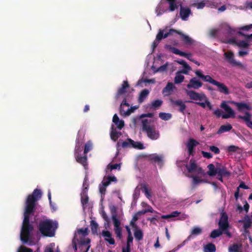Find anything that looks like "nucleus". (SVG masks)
<instances>
[{
    "label": "nucleus",
    "instance_id": "obj_15",
    "mask_svg": "<svg viewBox=\"0 0 252 252\" xmlns=\"http://www.w3.org/2000/svg\"><path fill=\"white\" fill-rule=\"evenodd\" d=\"M170 102L172 105L178 106L179 112L183 114H185V111L187 108V106L182 100H173V99H170Z\"/></svg>",
    "mask_w": 252,
    "mask_h": 252
},
{
    "label": "nucleus",
    "instance_id": "obj_20",
    "mask_svg": "<svg viewBox=\"0 0 252 252\" xmlns=\"http://www.w3.org/2000/svg\"><path fill=\"white\" fill-rule=\"evenodd\" d=\"M238 118L243 120L246 123L247 126L252 128V115L249 112H245L244 116L239 115Z\"/></svg>",
    "mask_w": 252,
    "mask_h": 252
},
{
    "label": "nucleus",
    "instance_id": "obj_61",
    "mask_svg": "<svg viewBox=\"0 0 252 252\" xmlns=\"http://www.w3.org/2000/svg\"><path fill=\"white\" fill-rule=\"evenodd\" d=\"M114 231L117 237H118L119 239H121L122 237L121 228H114Z\"/></svg>",
    "mask_w": 252,
    "mask_h": 252
},
{
    "label": "nucleus",
    "instance_id": "obj_37",
    "mask_svg": "<svg viewBox=\"0 0 252 252\" xmlns=\"http://www.w3.org/2000/svg\"><path fill=\"white\" fill-rule=\"evenodd\" d=\"M181 73H183L181 72V70L177 71L176 73L175 77L174 78V83L175 84H180L183 82L185 77L184 75H182Z\"/></svg>",
    "mask_w": 252,
    "mask_h": 252
},
{
    "label": "nucleus",
    "instance_id": "obj_23",
    "mask_svg": "<svg viewBox=\"0 0 252 252\" xmlns=\"http://www.w3.org/2000/svg\"><path fill=\"white\" fill-rule=\"evenodd\" d=\"M239 222L243 223L244 229H249L252 226V221L250 217L248 215L245 216L243 220H239Z\"/></svg>",
    "mask_w": 252,
    "mask_h": 252
},
{
    "label": "nucleus",
    "instance_id": "obj_63",
    "mask_svg": "<svg viewBox=\"0 0 252 252\" xmlns=\"http://www.w3.org/2000/svg\"><path fill=\"white\" fill-rule=\"evenodd\" d=\"M238 149L236 146L231 145L228 147L227 151L229 153L235 152Z\"/></svg>",
    "mask_w": 252,
    "mask_h": 252
},
{
    "label": "nucleus",
    "instance_id": "obj_39",
    "mask_svg": "<svg viewBox=\"0 0 252 252\" xmlns=\"http://www.w3.org/2000/svg\"><path fill=\"white\" fill-rule=\"evenodd\" d=\"M163 101L161 100L156 99L153 101L150 106L151 109L155 110L157 109L158 107L161 106Z\"/></svg>",
    "mask_w": 252,
    "mask_h": 252
},
{
    "label": "nucleus",
    "instance_id": "obj_27",
    "mask_svg": "<svg viewBox=\"0 0 252 252\" xmlns=\"http://www.w3.org/2000/svg\"><path fill=\"white\" fill-rule=\"evenodd\" d=\"M205 6L216 8L220 3V0H205Z\"/></svg>",
    "mask_w": 252,
    "mask_h": 252
},
{
    "label": "nucleus",
    "instance_id": "obj_53",
    "mask_svg": "<svg viewBox=\"0 0 252 252\" xmlns=\"http://www.w3.org/2000/svg\"><path fill=\"white\" fill-rule=\"evenodd\" d=\"M92 148V143L90 142H88L85 145L84 150V154L87 155V154L90 152Z\"/></svg>",
    "mask_w": 252,
    "mask_h": 252
},
{
    "label": "nucleus",
    "instance_id": "obj_31",
    "mask_svg": "<svg viewBox=\"0 0 252 252\" xmlns=\"http://www.w3.org/2000/svg\"><path fill=\"white\" fill-rule=\"evenodd\" d=\"M209 171L207 172L208 175L209 176H214L217 174V170H218V164L217 165V167H215L213 164H210L207 166Z\"/></svg>",
    "mask_w": 252,
    "mask_h": 252
},
{
    "label": "nucleus",
    "instance_id": "obj_58",
    "mask_svg": "<svg viewBox=\"0 0 252 252\" xmlns=\"http://www.w3.org/2000/svg\"><path fill=\"white\" fill-rule=\"evenodd\" d=\"M190 177L192 178L193 182L194 184H198L203 182V180L196 176H191Z\"/></svg>",
    "mask_w": 252,
    "mask_h": 252
},
{
    "label": "nucleus",
    "instance_id": "obj_59",
    "mask_svg": "<svg viewBox=\"0 0 252 252\" xmlns=\"http://www.w3.org/2000/svg\"><path fill=\"white\" fill-rule=\"evenodd\" d=\"M210 150L215 154H219L220 153V149L215 146H211L209 147Z\"/></svg>",
    "mask_w": 252,
    "mask_h": 252
},
{
    "label": "nucleus",
    "instance_id": "obj_21",
    "mask_svg": "<svg viewBox=\"0 0 252 252\" xmlns=\"http://www.w3.org/2000/svg\"><path fill=\"white\" fill-rule=\"evenodd\" d=\"M101 235L105 238L104 240L107 242L110 245L115 244V240L112 237V234L109 231L103 230L101 232Z\"/></svg>",
    "mask_w": 252,
    "mask_h": 252
},
{
    "label": "nucleus",
    "instance_id": "obj_49",
    "mask_svg": "<svg viewBox=\"0 0 252 252\" xmlns=\"http://www.w3.org/2000/svg\"><path fill=\"white\" fill-rule=\"evenodd\" d=\"M237 46L240 48H248L249 47L250 44L245 40H240L238 41Z\"/></svg>",
    "mask_w": 252,
    "mask_h": 252
},
{
    "label": "nucleus",
    "instance_id": "obj_55",
    "mask_svg": "<svg viewBox=\"0 0 252 252\" xmlns=\"http://www.w3.org/2000/svg\"><path fill=\"white\" fill-rule=\"evenodd\" d=\"M107 168L110 169L111 170L118 169L120 170L121 168V164L120 163H115V164H109L107 165Z\"/></svg>",
    "mask_w": 252,
    "mask_h": 252
},
{
    "label": "nucleus",
    "instance_id": "obj_42",
    "mask_svg": "<svg viewBox=\"0 0 252 252\" xmlns=\"http://www.w3.org/2000/svg\"><path fill=\"white\" fill-rule=\"evenodd\" d=\"M134 237L138 241L142 240L143 238V234L142 231L140 229H136L134 232Z\"/></svg>",
    "mask_w": 252,
    "mask_h": 252
},
{
    "label": "nucleus",
    "instance_id": "obj_8",
    "mask_svg": "<svg viewBox=\"0 0 252 252\" xmlns=\"http://www.w3.org/2000/svg\"><path fill=\"white\" fill-rule=\"evenodd\" d=\"M125 106L127 107L129 106V104L126 102V97L124 98L120 106V114L124 116H129L131 113L133 112L134 110L137 109V107L134 106L131 107L130 108H128L126 111H125V110L124 109V107Z\"/></svg>",
    "mask_w": 252,
    "mask_h": 252
},
{
    "label": "nucleus",
    "instance_id": "obj_17",
    "mask_svg": "<svg viewBox=\"0 0 252 252\" xmlns=\"http://www.w3.org/2000/svg\"><path fill=\"white\" fill-rule=\"evenodd\" d=\"M127 81H124L121 87L118 89L116 94V99H118L120 96L126 93V89L129 88Z\"/></svg>",
    "mask_w": 252,
    "mask_h": 252
},
{
    "label": "nucleus",
    "instance_id": "obj_5",
    "mask_svg": "<svg viewBox=\"0 0 252 252\" xmlns=\"http://www.w3.org/2000/svg\"><path fill=\"white\" fill-rule=\"evenodd\" d=\"M186 167L187 169L188 172L189 173H196L198 174H202L203 173L202 168L197 165L196 160L193 158L190 159L189 164L186 165Z\"/></svg>",
    "mask_w": 252,
    "mask_h": 252
},
{
    "label": "nucleus",
    "instance_id": "obj_33",
    "mask_svg": "<svg viewBox=\"0 0 252 252\" xmlns=\"http://www.w3.org/2000/svg\"><path fill=\"white\" fill-rule=\"evenodd\" d=\"M168 9L164 8L163 7V3L161 2L158 4L156 7L155 12L158 16L162 15L163 13L166 12Z\"/></svg>",
    "mask_w": 252,
    "mask_h": 252
},
{
    "label": "nucleus",
    "instance_id": "obj_10",
    "mask_svg": "<svg viewBox=\"0 0 252 252\" xmlns=\"http://www.w3.org/2000/svg\"><path fill=\"white\" fill-rule=\"evenodd\" d=\"M187 94L189 96V98L193 100H199L202 101L204 100L206 98V96L203 93L199 94L194 91L192 90H187Z\"/></svg>",
    "mask_w": 252,
    "mask_h": 252
},
{
    "label": "nucleus",
    "instance_id": "obj_30",
    "mask_svg": "<svg viewBox=\"0 0 252 252\" xmlns=\"http://www.w3.org/2000/svg\"><path fill=\"white\" fill-rule=\"evenodd\" d=\"M234 103L236 106L239 111H242L243 109L251 110V106L247 103L243 102H234Z\"/></svg>",
    "mask_w": 252,
    "mask_h": 252
},
{
    "label": "nucleus",
    "instance_id": "obj_7",
    "mask_svg": "<svg viewBox=\"0 0 252 252\" xmlns=\"http://www.w3.org/2000/svg\"><path fill=\"white\" fill-rule=\"evenodd\" d=\"M220 107L225 111V114L222 115V119H226L230 118H235V112L232 108L227 104L226 102L223 101L220 104Z\"/></svg>",
    "mask_w": 252,
    "mask_h": 252
},
{
    "label": "nucleus",
    "instance_id": "obj_38",
    "mask_svg": "<svg viewBox=\"0 0 252 252\" xmlns=\"http://www.w3.org/2000/svg\"><path fill=\"white\" fill-rule=\"evenodd\" d=\"M128 140L130 142L131 147L139 150H142L144 148L143 144L140 142H135L130 138H128Z\"/></svg>",
    "mask_w": 252,
    "mask_h": 252
},
{
    "label": "nucleus",
    "instance_id": "obj_25",
    "mask_svg": "<svg viewBox=\"0 0 252 252\" xmlns=\"http://www.w3.org/2000/svg\"><path fill=\"white\" fill-rule=\"evenodd\" d=\"M112 121L113 123L117 126V127L120 130H121L125 126V122L124 120H120L119 117L116 114L114 115Z\"/></svg>",
    "mask_w": 252,
    "mask_h": 252
},
{
    "label": "nucleus",
    "instance_id": "obj_56",
    "mask_svg": "<svg viewBox=\"0 0 252 252\" xmlns=\"http://www.w3.org/2000/svg\"><path fill=\"white\" fill-rule=\"evenodd\" d=\"M18 252H33V251L30 248H27L23 246H21L20 247L18 251Z\"/></svg>",
    "mask_w": 252,
    "mask_h": 252
},
{
    "label": "nucleus",
    "instance_id": "obj_28",
    "mask_svg": "<svg viewBox=\"0 0 252 252\" xmlns=\"http://www.w3.org/2000/svg\"><path fill=\"white\" fill-rule=\"evenodd\" d=\"M76 160L77 162L81 164L85 168L87 166V157L86 155H84L83 156L79 155V153L75 156Z\"/></svg>",
    "mask_w": 252,
    "mask_h": 252
},
{
    "label": "nucleus",
    "instance_id": "obj_13",
    "mask_svg": "<svg viewBox=\"0 0 252 252\" xmlns=\"http://www.w3.org/2000/svg\"><path fill=\"white\" fill-rule=\"evenodd\" d=\"M195 74L200 78L202 79L203 81L205 82H207L210 83L212 85H214L215 82L217 81L216 80L213 79L210 75H204L202 71L200 70H197L195 71Z\"/></svg>",
    "mask_w": 252,
    "mask_h": 252
},
{
    "label": "nucleus",
    "instance_id": "obj_14",
    "mask_svg": "<svg viewBox=\"0 0 252 252\" xmlns=\"http://www.w3.org/2000/svg\"><path fill=\"white\" fill-rule=\"evenodd\" d=\"M91 240L89 238H86L80 241L79 243V248L81 252H88L91 246L90 245Z\"/></svg>",
    "mask_w": 252,
    "mask_h": 252
},
{
    "label": "nucleus",
    "instance_id": "obj_34",
    "mask_svg": "<svg viewBox=\"0 0 252 252\" xmlns=\"http://www.w3.org/2000/svg\"><path fill=\"white\" fill-rule=\"evenodd\" d=\"M169 4L168 11L172 12L178 7L177 0H165Z\"/></svg>",
    "mask_w": 252,
    "mask_h": 252
},
{
    "label": "nucleus",
    "instance_id": "obj_29",
    "mask_svg": "<svg viewBox=\"0 0 252 252\" xmlns=\"http://www.w3.org/2000/svg\"><path fill=\"white\" fill-rule=\"evenodd\" d=\"M149 93V91L146 89L142 90L139 94L138 99L139 103L143 102L145 100V99L147 97Z\"/></svg>",
    "mask_w": 252,
    "mask_h": 252
},
{
    "label": "nucleus",
    "instance_id": "obj_18",
    "mask_svg": "<svg viewBox=\"0 0 252 252\" xmlns=\"http://www.w3.org/2000/svg\"><path fill=\"white\" fill-rule=\"evenodd\" d=\"M214 85L217 87L218 91L221 94L227 95L230 93L228 87L222 83L217 81Z\"/></svg>",
    "mask_w": 252,
    "mask_h": 252
},
{
    "label": "nucleus",
    "instance_id": "obj_12",
    "mask_svg": "<svg viewBox=\"0 0 252 252\" xmlns=\"http://www.w3.org/2000/svg\"><path fill=\"white\" fill-rule=\"evenodd\" d=\"M203 85V83L197 78L193 77L190 79L189 84H187L188 89H198Z\"/></svg>",
    "mask_w": 252,
    "mask_h": 252
},
{
    "label": "nucleus",
    "instance_id": "obj_22",
    "mask_svg": "<svg viewBox=\"0 0 252 252\" xmlns=\"http://www.w3.org/2000/svg\"><path fill=\"white\" fill-rule=\"evenodd\" d=\"M191 14V10L189 8H185L182 6L180 8V15L181 19L184 21L187 20Z\"/></svg>",
    "mask_w": 252,
    "mask_h": 252
},
{
    "label": "nucleus",
    "instance_id": "obj_35",
    "mask_svg": "<svg viewBox=\"0 0 252 252\" xmlns=\"http://www.w3.org/2000/svg\"><path fill=\"white\" fill-rule=\"evenodd\" d=\"M229 252H242V244H233L228 248Z\"/></svg>",
    "mask_w": 252,
    "mask_h": 252
},
{
    "label": "nucleus",
    "instance_id": "obj_3",
    "mask_svg": "<svg viewBox=\"0 0 252 252\" xmlns=\"http://www.w3.org/2000/svg\"><path fill=\"white\" fill-rule=\"evenodd\" d=\"M142 130L146 133L148 138L153 140H155L159 137V131L157 129L155 126L148 124V120L145 119L142 120Z\"/></svg>",
    "mask_w": 252,
    "mask_h": 252
},
{
    "label": "nucleus",
    "instance_id": "obj_50",
    "mask_svg": "<svg viewBox=\"0 0 252 252\" xmlns=\"http://www.w3.org/2000/svg\"><path fill=\"white\" fill-rule=\"evenodd\" d=\"M198 144V142L193 139H190L187 144L188 148H194Z\"/></svg>",
    "mask_w": 252,
    "mask_h": 252
},
{
    "label": "nucleus",
    "instance_id": "obj_62",
    "mask_svg": "<svg viewBox=\"0 0 252 252\" xmlns=\"http://www.w3.org/2000/svg\"><path fill=\"white\" fill-rule=\"evenodd\" d=\"M54 245L53 243H51L49 245L47 246L44 249V252H54L53 251Z\"/></svg>",
    "mask_w": 252,
    "mask_h": 252
},
{
    "label": "nucleus",
    "instance_id": "obj_1",
    "mask_svg": "<svg viewBox=\"0 0 252 252\" xmlns=\"http://www.w3.org/2000/svg\"><path fill=\"white\" fill-rule=\"evenodd\" d=\"M42 196L40 189H35L32 194H29L25 202L24 213V220L20 232V239L24 244L30 246L33 244L31 239V233L33 230V226L30 223V217L33 215L36 209V203Z\"/></svg>",
    "mask_w": 252,
    "mask_h": 252
},
{
    "label": "nucleus",
    "instance_id": "obj_44",
    "mask_svg": "<svg viewBox=\"0 0 252 252\" xmlns=\"http://www.w3.org/2000/svg\"><path fill=\"white\" fill-rule=\"evenodd\" d=\"M180 214V212H179L177 211H175L172 212L170 214L166 215H162L161 218L163 219H169L172 218L177 217Z\"/></svg>",
    "mask_w": 252,
    "mask_h": 252
},
{
    "label": "nucleus",
    "instance_id": "obj_2",
    "mask_svg": "<svg viewBox=\"0 0 252 252\" xmlns=\"http://www.w3.org/2000/svg\"><path fill=\"white\" fill-rule=\"evenodd\" d=\"M57 223L49 219L42 220L39 221L38 228L41 234L46 237H52L55 235Z\"/></svg>",
    "mask_w": 252,
    "mask_h": 252
},
{
    "label": "nucleus",
    "instance_id": "obj_40",
    "mask_svg": "<svg viewBox=\"0 0 252 252\" xmlns=\"http://www.w3.org/2000/svg\"><path fill=\"white\" fill-rule=\"evenodd\" d=\"M216 246L212 243L207 244L204 248V252H215Z\"/></svg>",
    "mask_w": 252,
    "mask_h": 252
},
{
    "label": "nucleus",
    "instance_id": "obj_47",
    "mask_svg": "<svg viewBox=\"0 0 252 252\" xmlns=\"http://www.w3.org/2000/svg\"><path fill=\"white\" fill-rule=\"evenodd\" d=\"M202 232V229L199 227H194L192 229L190 234L192 235H199Z\"/></svg>",
    "mask_w": 252,
    "mask_h": 252
},
{
    "label": "nucleus",
    "instance_id": "obj_19",
    "mask_svg": "<svg viewBox=\"0 0 252 252\" xmlns=\"http://www.w3.org/2000/svg\"><path fill=\"white\" fill-rule=\"evenodd\" d=\"M176 87L172 82H168L166 86L163 89L162 93L164 96H168L172 94L174 89Z\"/></svg>",
    "mask_w": 252,
    "mask_h": 252
},
{
    "label": "nucleus",
    "instance_id": "obj_43",
    "mask_svg": "<svg viewBox=\"0 0 252 252\" xmlns=\"http://www.w3.org/2000/svg\"><path fill=\"white\" fill-rule=\"evenodd\" d=\"M222 234L221 230L219 227V229L213 230L210 234V237L212 238H216Z\"/></svg>",
    "mask_w": 252,
    "mask_h": 252
},
{
    "label": "nucleus",
    "instance_id": "obj_26",
    "mask_svg": "<svg viewBox=\"0 0 252 252\" xmlns=\"http://www.w3.org/2000/svg\"><path fill=\"white\" fill-rule=\"evenodd\" d=\"M177 63L183 66L184 68L183 69L181 70V72L185 74H188L189 71H190L191 68L189 65L186 62L183 60H180L177 61Z\"/></svg>",
    "mask_w": 252,
    "mask_h": 252
},
{
    "label": "nucleus",
    "instance_id": "obj_48",
    "mask_svg": "<svg viewBox=\"0 0 252 252\" xmlns=\"http://www.w3.org/2000/svg\"><path fill=\"white\" fill-rule=\"evenodd\" d=\"M112 219L113 221L114 228H121L120 227L121 222L120 220L117 218V216L116 215H114L112 217Z\"/></svg>",
    "mask_w": 252,
    "mask_h": 252
},
{
    "label": "nucleus",
    "instance_id": "obj_24",
    "mask_svg": "<svg viewBox=\"0 0 252 252\" xmlns=\"http://www.w3.org/2000/svg\"><path fill=\"white\" fill-rule=\"evenodd\" d=\"M110 134L111 139L114 141H116L122 135V133L121 132L117 131L116 127L114 125H112Z\"/></svg>",
    "mask_w": 252,
    "mask_h": 252
},
{
    "label": "nucleus",
    "instance_id": "obj_6",
    "mask_svg": "<svg viewBox=\"0 0 252 252\" xmlns=\"http://www.w3.org/2000/svg\"><path fill=\"white\" fill-rule=\"evenodd\" d=\"M223 55L227 61L232 66H238L241 68L243 67V65L241 62L235 60L234 53L232 51L225 52Z\"/></svg>",
    "mask_w": 252,
    "mask_h": 252
},
{
    "label": "nucleus",
    "instance_id": "obj_51",
    "mask_svg": "<svg viewBox=\"0 0 252 252\" xmlns=\"http://www.w3.org/2000/svg\"><path fill=\"white\" fill-rule=\"evenodd\" d=\"M192 5L197 9H202L205 6V0H203L200 2H195Z\"/></svg>",
    "mask_w": 252,
    "mask_h": 252
},
{
    "label": "nucleus",
    "instance_id": "obj_64",
    "mask_svg": "<svg viewBox=\"0 0 252 252\" xmlns=\"http://www.w3.org/2000/svg\"><path fill=\"white\" fill-rule=\"evenodd\" d=\"M219 30L218 29H211L209 32V35L213 37H215L218 33Z\"/></svg>",
    "mask_w": 252,
    "mask_h": 252
},
{
    "label": "nucleus",
    "instance_id": "obj_52",
    "mask_svg": "<svg viewBox=\"0 0 252 252\" xmlns=\"http://www.w3.org/2000/svg\"><path fill=\"white\" fill-rule=\"evenodd\" d=\"M165 48L168 50H169L171 52L173 53L176 54V55H179V53L180 52V50L174 47H172L171 45H166L165 46Z\"/></svg>",
    "mask_w": 252,
    "mask_h": 252
},
{
    "label": "nucleus",
    "instance_id": "obj_45",
    "mask_svg": "<svg viewBox=\"0 0 252 252\" xmlns=\"http://www.w3.org/2000/svg\"><path fill=\"white\" fill-rule=\"evenodd\" d=\"M150 158L151 160L154 161L155 162H160L162 160V157L161 156H159L157 154L152 155L150 157Z\"/></svg>",
    "mask_w": 252,
    "mask_h": 252
},
{
    "label": "nucleus",
    "instance_id": "obj_60",
    "mask_svg": "<svg viewBox=\"0 0 252 252\" xmlns=\"http://www.w3.org/2000/svg\"><path fill=\"white\" fill-rule=\"evenodd\" d=\"M79 233L82 234L83 236L88 235L89 234V230L88 228H81L78 231Z\"/></svg>",
    "mask_w": 252,
    "mask_h": 252
},
{
    "label": "nucleus",
    "instance_id": "obj_46",
    "mask_svg": "<svg viewBox=\"0 0 252 252\" xmlns=\"http://www.w3.org/2000/svg\"><path fill=\"white\" fill-rule=\"evenodd\" d=\"M172 115L170 113L160 112L159 113V117L164 121H168L171 119Z\"/></svg>",
    "mask_w": 252,
    "mask_h": 252
},
{
    "label": "nucleus",
    "instance_id": "obj_41",
    "mask_svg": "<svg viewBox=\"0 0 252 252\" xmlns=\"http://www.w3.org/2000/svg\"><path fill=\"white\" fill-rule=\"evenodd\" d=\"M98 225L97 223L94 220L91 221V228L93 234H97V229Z\"/></svg>",
    "mask_w": 252,
    "mask_h": 252
},
{
    "label": "nucleus",
    "instance_id": "obj_57",
    "mask_svg": "<svg viewBox=\"0 0 252 252\" xmlns=\"http://www.w3.org/2000/svg\"><path fill=\"white\" fill-rule=\"evenodd\" d=\"M81 143L80 144L79 143V140H78L77 143L76 145L75 148V156H76V155L79 153V155H80V153L81 152V149L80 148Z\"/></svg>",
    "mask_w": 252,
    "mask_h": 252
},
{
    "label": "nucleus",
    "instance_id": "obj_54",
    "mask_svg": "<svg viewBox=\"0 0 252 252\" xmlns=\"http://www.w3.org/2000/svg\"><path fill=\"white\" fill-rule=\"evenodd\" d=\"M141 188L142 190L144 192L146 196L149 198V197L151 196V194L149 191L147 186L146 184H143L141 186Z\"/></svg>",
    "mask_w": 252,
    "mask_h": 252
},
{
    "label": "nucleus",
    "instance_id": "obj_11",
    "mask_svg": "<svg viewBox=\"0 0 252 252\" xmlns=\"http://www.w3.org/2000/svg\"><path fill=\"white\" fill-rule=\"evenodd\" d=\"M169 32H171V35H173V33H176L181 36L182 40L186 44L190 45L193 42V40L189 37L188 35L183 33L182 32L171 29L169 30Z\"/></svg>",
    "mask_w": 252,
    "mask_h": 252
},
{
    "label": "nucleus",
    "instance_id": "obj_32",
    "mask_svg": "<svg viewBox=\"0 0 252 252\" xmlns=\"http://www.w3.org/2000/svg\"><path fill=\"white\" fill-rule=\"evenodd\" d=\"M88 191L87 187L84 188L83 190V193L81 195V203L83 207H84L89 202V197L88 196L87 192Z\"/></svg>",
    "mask_w": 252,
    "mask_h": 252
},
{
    "label": "nucleus",
    "instance_id": "obj_36",
    "mask_svg": "<svg viewBox=\"0 0 252 252\" xmlns=\"http://www.w3.org/2000/svg\"><path fill=\"white\" fill-rule=\"evenodd\" d=\"M232 128V126L230 124L226 125H222L217 131L218 134H221L225 132L229 131Z\"/></svg>",
    "mask_w": 252,
    "mask_h": 252
},
{
    "label": "nucleus",
    "instance_id": "obj_4",
    "mask_svg": "<svg viewBox=\"0 0 252 252\" xmlns=\"http://www.w3.org/2000/svg\"><path fill=\"white\" fill-rule=\"evenodd\" d=\"M218 226L220 230H221L222 234H226L229 238L232 237V235L229 231L230 225L228 221V217L225 212L222 211L221 212Z\"/></svg>",
    "mask_w": 252,
    "mask_h": 252
},
{
    "label": "nucleus",
    "instance_id": "obj_9",
    "mask_svg": "<svg viewBox=\"0 0 252 252\" xmlns=\"http://www.w3.org/2000/svg\"><path fill=\"white\" fill-rule=\"evenodd\" d=\"M164 30L159 29L156 36V40L153 42L152 47L153 50L157 47L160 41L163 39L171 35V32H168L164 33Z\"/></svg>",
    "mask_w": 252,
    "mask_h": 252
},
{
    "label": "nucleus",
    "instance_id": "obj_16",
    "mask_svg": "<svg viewBox=\"0 0 252 252\" xmlns=\"http://www.w3.org/2000/svg\"><path fill=\"white\" fill-rule=\"evenodd\" d=\"M217 174L218 177L224 176V177H228L230 176V173L227 170L225 166L221 165L220 164L218 163V170Z\"/></svg>",
    "mask_w": 252,
    "mask_h": 252
}]
</instances>
